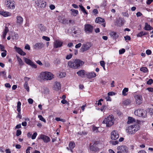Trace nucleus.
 <instances>
[{
	"label": "nucleus",
	"instance_id": "nucleus-2",
	"mask_svg": "<svg viewBox=\"0 0 153 153\" xmlns=\"http://www.w3.org/2000/svg\"><path fill=\"white\" fill-rule=\"evenodd\" d=\"M140 128L139 125L138 124H135L127 127L126 131L129 134H133L138 131Z\"/></svg>",
	"mask_w": 153,
	"mask_h": 153
},
{
	"label": "nucleus",
	"instance_id": "nucleus-35",
	"mask_svg": "<svg viewBox=\"0 0 153 153\" xmlns=\"http://www.w3.org/2000/svg\"><path fill=\"white\" fill-rule=\"evenodd\" d=\"M21 103L20 101H19L17 103V110L18 112L21 111Z\"/></svg>",
	"mask_w": 153,
	"mask_h": 153
},
{
	"label": "nucleus",
	"instance_id": "nucleus-19",
	"mask_svg": "<svg viewBox=\"0 0 153 153\" xmlns=\"http://www.w3.org/2000/svg\"><path fill=\"white\" fill-rule=\"evenodd\" d=\"M90 148L91 150L94 151V152L99 151V148L97 147V145H96L95 144V143H94L93 145H91L90 146Z\"/></svg>",
	"mask_w": 153,
	"mask_h": 153
},
{
	"label": "nucleus",
	"instance_id": "nucleus-20",
	"mask_svg": "<svg viewBox=\"0 0 153 153\" xmlns=\"http://www.w3.org/2000/svg\"><path fill=\"white\" fill-rule=\"evenodd\" d=\"M47 75L48 74L49 75H47L46 76L47 77V79H46V80H51L53 78V75L50 72H46Z\"/></svg>",
	"mask_w": 153,
	"mask_h": 153
},
{
	"label": "nucleus",
	"instance_id": "nucleus-38",
	"mask_svg": "<svg viewBox=\"0 0 153 153\" xmlns=\"http://www.w3.org/2000/svg\"><path fill=\"white\" fill-rule=\"evenodd\" d=\"M2 75L3 77L5 79H7L6 75V73L4 71H1L0 72V76Z\"/></svg>",
	"mask_w": 153,
	"mask_h": 153
},
{
	"label": "nucleus",
	"instance_id": "nucleus-49",
	"mask_svg": "<svg viewBox=\"0 0 153 153\" xmlns=\"http://www.w3.org/2000/svg\"><path fill=\"white\" fill-rule=\"evenodd\" d=\"M137 36L138 37H141L143 36V31H141L137 35Z\"/></svg>",
	"mask_w": 153,
	"mask_h": 153
},
{
	"label": "nucleus",
	"instance_id": "nucleus-6",
	"mask_svg": "<svg viewBox=\"0 0 153 153\" xmlns=\"http://www.w3.org/2000/svg\"><path fill=\"white\" fill-rule=\"evenodd\" d=\"M14 2L13 0H6L5 5L9 9H14L15 8Z\"/></svg>",
	"mask_w": 153,
	"mask_h": 153
},
{
	"label": "nucleus",
	"instance_id": "nucleus-61",
	"mask_svg": "<svg viewBox=\"0 0 153 153\" xmlns=\"http://www.w3.org/2000/svg\"><path fill=\"white\" fill-rule=\"evenodd\" d=\"M124 38L125 39V40H130L131 39V37L129 36H126L124 37Z\"/></svg>",
	"mask_w": 153,
	"mask_h": 153
},
{
	"label": "nucleus",
	"instance_id": "nucleus-32",
	"mask_svg": "<svg viewBox=\"0 0 153 153\" xmlns=\"http://www.w3.org/2000/svg\"><path fill=\"white\" fill-rule=\"evenodd\" d=\"M24 60L25 62L28 65H29L30 64V63H31V62H32L30 60L26 58V57H24Z\"/></svg>",
	"mask_w": 153,
	"mask_h": 153
},
{
	"label": "nucleus",
	"instance_id": "nucleus-9",
	"mask_svg": "<svg viewBox=\"0 0 153 153\" xmlns=\"http://www.w3.org/2000/svg\"><path fill=\"white\" fill-rule=\"evenodd\" d=\"M92 46V44L90 42H87L83 44L81 48V51L83 52L88 50Z\"/></svg>",
	"mask_w": 153,
	"mask_h": 153
},
{
	"label": "nucleus",
	"instance_id": "nucleus-29",
	"mask_svg": "<svg viewBox=\"0 0 153 153\" xmlns=\"http://www.w3.org/2000/svg\"><path fill=\"white\" fill-rule=\"evenodd\" d=\"M55 87L56 90H58L60 89L61 86L60 82H56Z\"/></svg>",
	"mask_w": 153,
	"mask_h": 153
},
{
	"label": "nucleus",
	"instance_id": "nucleus-39",
	"mask_svg": "<svg viewBox=\"0 0 153 153\" xmlns=\"http://www.w3.org/2000/svg\"><path fill=\"white\" fill-rule=\"evenodd\" d=\"M140 71L143 72H146L147 71L148 69L145 67H142L140 68Z\"/></svg>",
	"mask_w": 153,
	"mask_h": 153
},
{
	"label": "nucleus",
	"instance_id": "nucleus-54",
	"mask_svg": "<svg viewBox=\"0 0 153 153\" xmlns=\"http://www.w3.org/2000/svg\"><path fill=\"white\" fill-rule=\"evenodd\" d=\"M92 130L94 131H95L96 132H97L98 131V128L95 126H93Z\"/></svg>",
	"mask_w": 153,
	"mask_h": 153
},
{
	"label": "nucleus",
	"instance_id": "nucleus-53",
	"mask_svg": "<svg viewBox=\"0 0 153 153\" xmlns=\"http://www.w3.org/2000/svg\"><path fill=\"white\" fill-rule=\"evenodd\" d=\"M30 78H29L25 77L24 78V80L25 81V83H28V82Z\"/></svg>",
	"mask_w": 153,
	"mask_h": 153
},
{
	"label": "nucleus",
	"instance_id": "nucleus-22",
	"mask_svg": "<svg viewBox=\"0 0 153 153\" xmlns=\"http://www.w3.org/2000/svg\"><path fill=\"white\" fill-rule=\"evenodd\" d=\"M144 29L146 30H153V28L147 23H145V26L144 27Z\"/></svg>",
	"mask_w": 153,
	"mask_h": 153
},
{
	"label": "nucleus",
	"instance_id": "nucleus-52",
	"mask_svg": "<svg viewBox=\"0 0 153 153\" xmlns=\"http://www.w3.org/2000/svg\"><path fill=\"white\" fill-rule=\"evenodd\" d=\"M21 131L19 130H18L17 131L16 133V135L17 136H19L21 134Z\"/></svg>",
	"mask_w": 153,
	"mask_h": 153
},
{
	"label": "nucleus",
	"instance_id": "nucleus-36",
	"mask_svg": "<svg viewBox=\"0 0 153 153\" xmlns=\"http://www.w3.org/2000/svg\"><path fill=\"white\" fill-rule=\"evenodd\" d=\"M128 91V88H125L122 91V94L124 96H126L127 95L126 93V92Z\"/></svg>",
	"mask_w": 153,
	"mask_h": 153
},
{
	"label": "nucleus",
	"instance_id": "nucleus-17",
	"mask_svg": "<svg viewBox=\"0 0 153 153\" xmlns=\"http://www.w3.org/2000/svg\"><path fill=\"white\" fill-rule=\"evenodd\" d=\"M86 76L88 78L91 79L95 77L96 74L94 72H92L88 73L86 74Z\"/></svg>",
	"mask_w": 153,
	"mask_h": 153
},
{
	"label": "nucleus",
	"instance_id": "nucleus-24",
	"mask_svg": "<svg viewBox=\"0 0 153 153\" xmlns=\"http://www.w3.org/2000/svg\"><path fill=\"white\" fill-rule=\"evenodd\" d=\"M109 34L111 37H113L114 39L118 38L119 36L114 31L111 32Z\"/></svg>",
	"mask_w": 153,
	"mask_h": 153
},
{
	"label": "nucleus",
	"instance_id": "nucleus-30",
	"mask_svg": "<svg viewBox=\"0 0 153 153\" xmlns=\"http://www.w3.org/2000/svg\"><path fill=\"white\" fill-rule=\"evenodd\" d=\"M71 11L72 13V14L74 16H76L78 13V11L77 10L74 9H71Z\"/></svg>",
	"mask_w": 153,
	"mask_h": 153
},
{
	"label": "nucleus",
	"instance_id": "nucleus-28",
	"mask_svg": "<svg viewBox=\"0 0 153 153\" xmlns=\"http://www.w3.org/2000/svg\"><path fill=\"white\" fill-rule=\"evenodd\" d=\"M75 145L74 143L73 142H70L69 144V148L70 150L72 152V149L75 147Z\"/></svg>",
	"mask_w": 153,
	"mask_h": 153
},
{
	"label": "nucleus",
	"instance_id": "nucleus-55",
	"mask_svg": "<svg viewBox=\"0 0 153 153\" xmlns=\"http://www.w3.org/2000/svg\"><path fill=\"white\" fill-rule=\"evenodd\" d=\"M146 53L147 55H149L151 54L152 52L150 50L148 49L146 51Z\"/></svg>",
	"mask_w": 153,
	"mask_h": 153
},
{
	"label": "nucleus",
	"instance_id": "nucleus-1",
	"mask_svg": "<svg viewBox=\"0 0 153 153\" xmlns=\"http://www.w3.org/2000/svg\"><path fill=\"white\" fill-rule=\"evenodd\" d=\"M84 63V62L80 59H76L74 62L71 61H69L68 64V66L70 68L76 69L81 68Z\"/></svg>",
	"mask_w": 153,
	"mask_h": 153
},
{
	"label": "nucleus",
	"instance_id": "nucleus-26",
	"mask_svg": "<svg viewBox=\"0 0 153 153\" xmlns=\"http://www.w3.org/2000/svg\"><path fill=\"white\" fill-rule=\"evenodd\" d=\"M95 22L97 23H101V22H104L105 20L103 19L101 17H97L96 18Z\"/></svg>",
	"mask_w": 153,
	"mask_h": 153
},
{
	"label": "nucleus",
	"instance_id": "nucleus-44",
	"mask_svg": "<svg viewBox=\"0 0 153 153\" xmlns=\"http://www.w3.org/2000/svg\"><path fill=\"white\" fill-rule=\"evenodd\" d=\"M30 65L33 68H37V65L36 64H34V63L33 62H31V63H30Z\"/></svg>",
	"mask_w": 153,
	"mask_h": 153
},
{
	"label": "nucleus",
	"instance_id": "nucleus-34",
	"mask_svg": "<svg viewBox=\"0 0 153 153\" xmlns=\"http://www.w3.org/2000/svg\"><path fill=\"white\" fill-rule=\"evenodd\" d=\"M130 103L131 100L128 99L125 100L123 102V104L125 105H128Z\"/></svg>",
	"mask_w": 153,
	"mask_h": 153
},
{
	"label": "nucleus",
	"instance_id": "nucleus-23",
	"mask_svg": "<svg viewBox=\"0 0 153 153\" xmlns=\"http://www.w3.org/2000/svg\"><path fill=\"white\" fill-rule=\"evenodd\" d=\"M0 14L4 17H7L11 16V13L6 11H0Z\"/></svg>",
	"mask_w": 153,
	"mask_h": 153
},
{
	"label": "nucleus",
	"instance_id": "nucleus-13",
	"mask_svg": "<svg viewBox=\"0 0 153 153\" xmlns=\"http://www.w3.org/2000/svg\"><path fill=\"white\" fill-rule=\"evenodd\" d=\"M36 3L37 6L41 8H44L46 6V2L42 0H38L37 2H36Z\"/></svg>",
	"mask_w": 153,
	"mask_h": 153
},
{
	"label": "nucleus",
	"instance_id": "nucleus-56",
	"mask_svg": "<svg viewBox=\"0 0 153 153\" xmlns=\"http://www.w3.org/2000/svg\"><path fill=\"white\" fill-rule=\"evenodd\" d=\"M68 20H67L66 19H64L63 20H62V22H61L62 23L64 24H66V23H68Z\"/></svg>",
	"mask_w": 153,
	"mask_h": 153
},
{
	"label": "nucleus",
	"instance_id": "nucleus-63",
	"mask_svg": "<svg viewBox=\"0 0 153 153\" xmlns=\"http://www.w3.org/2000/svg\"><path fill=\"white\" fill-rule=\"evenodd\" d=\"M9 31V29L7 27H5L4 29V32L6 33H7Z\"/></svg>",
	"mask_w": 153,
	"mask_h": 153
},
{
	"label": "nucleus",
	"instance_id": "nucleus-16",
	"mask_svg": "<svg viewBox=\"0 0 153 153\" xmlns=\"http://www.w3.org/2000/svg\"><path fill=\"white\" fill-rule=\"evenodd\" d=\"M16 23L17 25L19 26L21 25L23 21V18L20 16H17L16 17Z\"/></svg>",
	"mask_w": 153,
	"mask_h": 153
},
{
	"label": "nucleus",
	"instance_id": "nucleus-18",
	"mask_svg": "<svg viewBox=\"0 0 153 153\" xmlns=\"http://www.w3.org/2000/svg\"><path fill=\"white\" fill-rule=\"evenodd\" d=\"M37 27L42 32H44L46 30L45 27L42 24H38L37 25Z\"/></svg>",
	"mask_w": 153,
	"mask_h": 153
},
{
	"label": "nucleus",
	"instance_id": "nucleus-46",
	"mask_svg": "<svg viewBox=\"0 0 153 153\" xmlns=\"http://www.w3.org/2000/svg\"><path fill=\"white\" fill-rule=\"evenodd\" d=\"M4 47L2 45L0 44V50L1 51H4L6 50L4 49Z\"/></svg>",
	"mask_w": 153,
	"mask_h": 153
},
{
	"label": "nucleus",
	"instance_id": "nucleus-15",
	"mask_svg": "<svg viewBox=\"0 0 153 153\" xmlns=\"http://www.w3.org/2000/svg\"><path fill=\"white\" fill-rule=\"evenodd\" d=\"M14 48L15 49L16 51L19 54L22 56H25L26 55V53L20 48L15 46Z\"/></svg>",
	"mask_w": 153,
	"mask_h": 153
},
{
	"label": "nucleus",
	"instance_id": "nucleus-45",
	"mask_svg": "<svg viewBox=\"0 0 153 153\" xmlns=\"http://www.w3.org/2000/svg\"><path fill=\"white\" fill-rule=\"evenodd\" d=\"M42 38L43 39L47 41H49L50 40V38L47 36H42Z\"/></svg>",
	"mask_w": 153,
	"mask_h": 153
},
{
	"label": "nucleus",
	"instance_id": "nucleus-21",
	"mask_svg": "<svg viewBox=\"0 0 153 153\" xmlns=\"http://www.w3.org/2000/svg\"><path fill=\"white\" fill-rule=\"evenodd\" d=\"M94 143L96 145H97V147L99 148V150L102 149L104 146V144L102 143H100L98 141H96Z\"/></svg>",
	"mask_w": 153,
	"mask_h": 153
},
{
	"label": "nucleus",
	"instance_id": "nucleus-47",
	"mask_svg": "<svg viewBox=\"0 0 153 153\" xmlns=\"http://www.w3.org/2000/svg\"><path fill=\"white\" fill-rule=\"evenodd\" d=\"M72 56V55L71 54H70L69 55H68L66 57V59H71Z\"/></svg>",
	"mask_w": 153,
	"mask_h": 153
},
{
	"label": "nucleus",
	"instance_id": "nucleus-10",
	"mask_svg": "<svg viewBox=\"0 0 153 153\" xmlns=\"http://www.w3.org/2000/svg\"><path fill=\"white\" fill-rule=\"evenodd\" d=\"M134 97L137 104L140 105L142 103L143 98L141 95L138 94L135 95Z\"/></svg>",
	"mask_w": 153,
	"mask_h": 153
},
{
	"label": "nucleus",
	"instance_id": "nucleus-4",
	"mask_svg": "<svg viewBox=\"0 0 153 153\" xmlns=\"http://www.w3.org/2000/svg\"><path fill=\"white\" fill-rule=\"evenodd\" d=\"M134 114L135 115L138 116L145 117L147 116V112L143 109H140L135 111Z\"/></svg>",
	"mask_w": 153,
	"mask_h": 153
},
{
	"label": "nucleus",
	"instance_id": "nucleus-27",
	"mask_svg": "<svg viewBox=\"0 0 153 153\" xmlns=\"http://www.w3.org/2000/svg\"><path fill=\"white\" fill-rule=\"evenodd\" d=\"M128 120L127 123L128 124L131 123L135 122V119L131 117H128Z\"/></svg>",
	"mask_w": 153,
	"mask_h": 153
},
{
	"label": "nucleus",
	"instance_id": "nucleus-12",
	"mask_svg": "<svg viewBox=\"0 0 153 153\" xmlns=\"http://www.w3.org/2000/svg\"><path fill=\"white\" fill-rule=\"evenodd\" d=\"M63 43L62 41L59 40H56L54 42L53 47L55 48L61 47L62 46Z\"/></svg>",
	"mask_w": 153,
	"mask_h": 153
},
{
	"label": "nucleus",
	"instance_id": "nucleus-64",
	"mask_svg": "<svg viewBox=\"0 0 153 153\" xmlns=\"http://www.w3.org/2000/svg\"><path fill=\"white\" fill-rule=\"evenodd\" d=\"M81 45L82 44L81 43H79L76 45L75 47L76 48H80L81 46Z\"/></svg>",
	"mask_w": 153,
	"mask_h": 153
},
{
	"label": "nucleus",
	"instance_id": "nucleus-51",
	"mask_svg": "<svg viewBox=\"0 0 153 153\" xmlns=\"http://www.w3.org/2000/svg\"><path fill=\"white\" fill-rule=\"evenodd\" d=\"M153 82V81L152 79H150L147 82V83L148 85H151Z\"/></svg>",
	"mask_w": 153,
	"mask_h": 153
},
{
	"label": "nucleus",
	"instance_id": "nucleus-57",
	"mask_svg": "<svg viewBox=\"0 0 153 153\" xmlns=\"http://www.w3.org/2000/svg\"><path fill=\"white\" fill-rule=\"evenodd\" d=\"M111 142L113 145H116L118 144V141H112Z\"/></svg>",
	"mask_w": 153,
	"mask_h": 153
},
{
	"label": "nucleus",
	"instance_id": "nucleus-42",
	"mask_svg": "<svg viewBox=\"0 0 153 153\" xmlns=\"http://www.w3.org/2000/svg\"><path fill=\"white\" fill-rule=\"evenodd\" d=\"M37 135V134L36 132H34L31 136L32 139L33 140L35 139Z\"/></svg>",
	"mask_w": 153,
	"mask_h": 153
},
{
	"label": "nucleus",
	"instance_id": "nucleus-25",
	"mask_svg": "<svg viewBox=\"0 0 153 153\" xmlns=\"http://www.w3.org/2000/svg\"><path fill=\"white\" fill-rule=\"evenodd\" d=\"M76 74H78L79 76L83 77V76L85 74V71L83 70H80L76 72Z\"/></svg>",
	"mask_w": 153,
	"mask_h": 153
},
{
	"label": "nucleus",
	"instance_id": "nucleus-14",
	"mask_svg": "<svg viewBox=\"0 0 153 153\" xmlns=\"http://www.w3.org/2000/svg\"><path fill=\"white\" fill-rule=\"evenodd\" d=\"M39 139L42 140L45 143H47L50 141V138L48 136L43 134L40 135Z\"/></svg>",
	"mask_w": 153,
	"mask_h": 153
},
{
	"label": "nucleus",
	"instance_id": "nucleus-41",
	"mask_svg": "<svg viewBox=\"0 0 153 153\" xmlns=\"http://www.w3.org/2000/svg\"><path fill=\"white\" fill-rule=\"evenodd\" d=\"M55 120L57 121H60L62 122H65V120L59 117H56Z\"/></svg>",
	"mask_w": 153,
	"mask_h": 153
},
{
	"label": "nucleus",
	"instance_id": "nucleus-8",
	"mask_svg": "<svg viewBox=\"0 0 153 153\" xmlns=\"http://www.w3.org/2000/svg\"><path fill=\"white\" fill-rule=\"evenodd\" d=\"M93 27L89 24H86L84 26V31L85 33H92Z\"/></svg>",
	"mask_w": 153,
	"mask_h": 153
},
{
	"label": "nucleus",
	"instance_id": "nucleus-50",
	"mask_svg": "<svg viewBox=\"0 0 153 153\" xmlns=\"http://www.w3.org/2000/svg\"><path fill=\"white\" fill-rule=\"evenodd\" d=\"M125 52V50L124 48H123L119 51V53L120 54H121L124 53Z\"/></svg>",
	"mask_w": 153,
	"mask_h": 153
},
{
	"label": "nucleus",
	"instance_id": "nucleus-43",
	"mask_svg": "<svg viewBox=\"0 0 153 153\" xmlns=\"http://www.w3.org/2000/svg\"><path fill=\"white\" fill-rule=\"evenodd\" d=\"M36 45L37 47H38L39 48L43 47L42 43H37Z\"/></svg>",
	"mask_w": 153,
	"mask_h": 153
},
{
	"label": "nucleus",
	"instance_id": "nucleus-31",
	"mask_svg": "<svg viewBox=\"0 0 153 153\" xmlns=\"http://www.w3.org/2000/svg\"><path fill=\"white\" fill-rule=\"evenodd\" d=\"M79 6L81 9V10L82 11V12L86 15H87L88 13L86 11L84 7L82 5H79Z\"/></svg>",
	"mask_w": 153,
	"mask_h": 153
},
{
	"label": "nucleus",
	"instance_id": "nucleus-62",
	"mask_svg": "<svg viewBox=\"0 0 153 153\" xmlns=\"http://www.w3.org/2000/svg\"><path fill=\"white\" fill-rule=\"evenodd\" d=\"M32 149V148H31V147H30V146L28 147L26 150V153H30V149Z\"/></svg>",
	"mask_w": 153,
	"mask_h": 153
},
{
	"label": "nucleus",
	"instance_id": "nucleus-37",
	"mask_svg": "<svg viewBox=\"0 0 153 153\" xmlns=\"http://www.w3.org/2000/svg\"><path fill=\"white\" fill-rule=\"evenodd\" d=\"M24 86L28 92L29 91V88L28 83H25L24 85Z\"/></svg>",
	"mask_w": 153,
	"mask_h": 153
},
{
	"label": "nucleus",
	"instance_id": "nucleus-48",
	"mask_svg": "<svg viewBox=\"0 0 153 153\" xmlns=\"http://www.w3.org/2000/svg\"><path fill=\"white\" fill-rule=\"evenodd\" d=\"M4 52H2L1 53V56H2V57H5L6 55H7V51H4Z\"/></svg>",
	"mask_w": 153,
	"mask_h": 153
},
{
	"label": "nucleus",
	"instance_id": "nucleus-33",
	"mask_svg": "<svg viewBox=\"0 0 153 153\" xmlns=\"http://www.w3.org/2000/svg\"><path fill=\"white\" fill-rule=\"evenodd\" d=\"M17 59L20 65H24V63L22 59L19 57L17 56Z\"/></svg>",
	"mask_w": 153,
	"mask_h": 153
},
{
	"label": "nucleus",
	"instance_id": "nucleus-58",
	"mask_svg": "<svg viewBox=\"0 0 153 153\" xmlns=\"http://www.w3.org/2000/svg\"><path fill=\"white\" fill-rule=\"evenodd\" d=\"M28 101L29 104H32L33 102V100L32 99L29 98L28 100Z\"/></svg>",
	"mask_w": 153,
	"mask_h": 153
},
{
	"label": "nucleus",
	"instance_id": "nucleus-60",
	"mask_svg": "<svg viewBox=\"0 0 153 153\" xmlns=\"http://www.w3.org/2000/svg\"><path fill=\"white\" fill-rule=\"evenodd\" d=\"M100 65L102 67H104V66H105V62H104V61H101L100 62Z\"/></svg>",
	"mask_w": 153,
	"mask_h": 153
},
{
	"label": "nucleus",
	"instance_id": "nucleus-7",
	"mask_svg": "<svg viewBox=\"0 0 153 153\" xmlns=\"http://www.w3.org/2000/svg\"><path fill=\"white\" fill-rule=\"evenodd\" d=\"M46 71L42 72H41L39 75L38 76L37 79V80L40 81H43L46 80V79L47 78L46 76L47 75H49L48 74L47 75Z\"/></svg>",
	"mask_w": 153,
	"mask_h": 153
},
{
	"label": "nucleus",
	"instance_id": "nucleus-11",
	"mask_svg": "<svg viewBox=\"0 0 153 153\" xmlns=\"http://www.w3.org/2000/svg\"><path fill=\"white\" fill-rule=\"evenodd\" d=\"M111 139L112 140H116L119 137V135L117 131H113L111 133Z\"/></svg>",
	"mask_w": 153,
	"mask_h": 153
},
{
	"label": "nucleus",
	"instance_id": "nucleus-5",
	"mask_svg": "<svg viewBox=\"0 0 153 153\" xmlns=\"http://www.w3.org/2000/svg\"><path fill=\"white\" fill-rule=\"evenodd\" d=\"M117 150V153H127L128 152V148L125 145L118 146Z\"/></svg>",
	"mask_w": 153,
	"mask_h": 153
},
{
	"label": "nucleus",
	"instance_id": "nucleus-3",
	"mask_svg": "<svg viewBox=\"0 0 153 153\" xmlns=\"http://www.w3.org/2000/svg\"><path fill=\"white\" fill-rule=\"evenodd\" d=\"M114 122V117L113 115H110L104 119L102 123L106 124V126L108 127L112 126Z\"/></svg>",
	"mask_w": 153,
	"mask_h": 153
},
{
	"label": "nucleus",
	"instance_id": "nucleus-40",
	"mask_svg": "<svg viewBox=\"0 0 153 153\" xmlns=\"http://www.w3.org/2000/svg\"><path fill=\"white\" fill-rule=\"evenodd\" d=\"M38 118H39V120L42 121L45 123H46V121L45 119L42 117V116L41 115H39L38 116Z\"/></svg>",
	"mask_w": 153,
	"mask_h": 153
},
{
	"label": "nucleus",
	"instance_id": "nucleus-59",
	"mask_svg": "<svg viewBox=\"0 0 153 153\" xmlns=\"http://www.w3.org/2000/svg\"><path fill=\"white\" fill-rule=\"evenodd\" d=\"M115 93L113 92H109L108 93V96H112L115 95Z\"/></svg>",
	"mask_w": 153,
	"mask_h": 153
}]
</instances>
